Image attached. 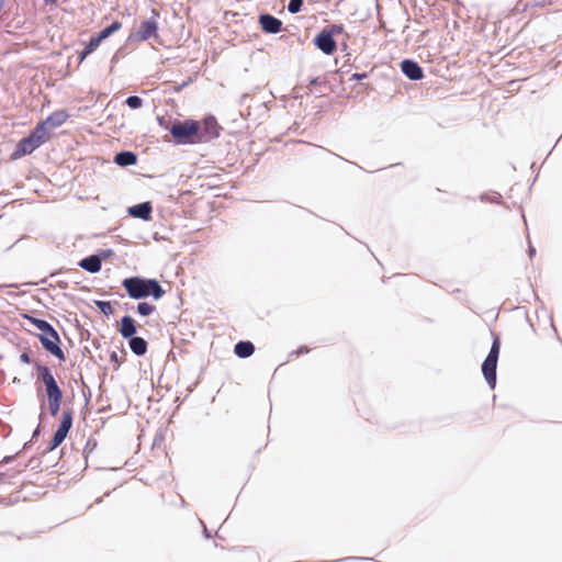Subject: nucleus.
I'll return each mask as SVG.
<instances>
[{
	"mask_svg": "<svg viewBox=\"0 0 562 562\" xmlns=\"http://www.w3.org/2000/svg\"><path fill=\"white\" fill-rule=\"evenodd\" d=\"M501 350V341L498 337H495L491 347V350L485 358L483 364H482V372L490 384V386L494 387L496 383V367H497V360L498 355Z\"/></svg>",
	"mask_w": 562,
	"mask_h": 562,
	"instance_id": "obj_7",
	"label": "nucleus"
},
{
	"mask_svg": "<svg viewBox=\"0 0 562 562\" xmlns=\"http://www.w3.org/2000/svg\"><path fill=\"white\" fill-rule=\"evenodd\" d=\"M259 24L263 32L270 34H277L282 30L281 20L270 14H261L259 16Z\"/></svg>",
	"mask_w": 562,
	"mask_h": 562,
	"instance_id": "obj_10",
	"label": "nucleus"
},
{
	"mask_svg": "<svg viewBox=\"0 0 562 562\" xmlns=\"http://www.w3.org/2000/svg\"><path fill=\"white\" fill-rule=\"evenodd\" d=\"M95 304H97L98 308L106 316L112 315L114 312V308H113L111 302L97 301Z\"/></svg>",
	"mask_w": 562,
	"mask_h": 562,
	"instance_id": "obj_23",
	"label": "nucleus"
},
{
	"mask_svg": "<svg viewBox=\"0 0 562 562\" xmlns=\"http://www.w3.org/2000/svg\"><path fill=\"white\" fill-rule=\"evenodd\" d=\"M170 133L178 144H199L205 142L198 121H178L171 126Z\"/></svg>",
	"mask_w": 562,
	"mask_h": 562,
	"instance_id": "obj_4",
	"label": "nucleus"
},
{
	"mask_svg": "<svg viewBox=\"0 0 562 562\" xmlns=\"http://www.w3.org/2000/svg\"><path fill=\"white\" fill-rule=\"evenodd\" d=\"M119 331L124 338L133 337L136 334L135 321L131 316L122 317Z\"/></svg>",
	"mask_w": 562,
	"mask_h": 562,
	"instance_id": "obj_14",
	"label": "nucleus"
},
{
	"mask_svg": "<svg viewBox=\"0 0 562 562\" xmlns=\"http://www.w3.org/2000/svg\"><path fill=\"white\" fill-rule=\"evenodd\" d=\"M136 308L137 313L142 316H149L156 311V307L148 302H139Z\"/></svg>",
	"mask_w": 562,
	"mask_h": 562,
	"instance_id": "obj_22",
	"label": "nucleus"
},
{
	"mask_svg": "<svg viewBox=\"0 0 562 562\" xmlns=\"http://www.w3.org/2000/svg\"><path fill=\"white\" fill-rule=\"evenodd\" d=\"M302 4H303V0H290V2L288 4V10L291 13H297V12H300Z\"/></svg>",
	"mask_w": 562,
	"mask_h": 562,
	"instance_id": "obj_25",
	"label": "nucleus"
},
{
	"mask_svg": "<svg viewBox=\"0 0 562 562\" xmlns=\"http://www.w3.org/2000/svg\"><path fill=\"white\" fill-rule=\"evenodd\" d=\"M121 27H122V23L120 21H114L110 26L103 29L95 36L102 42L103 40H105L110 35H112L114 32L119 31Z\"/></svg>",
	"mask_w": 562,
	"mask_h": 562,
	"instance_id": "obj_21",
	"label": "nucleus"
},
{
	"mask_svg": "<svg viewBox=\"0 0 562 562\" xmlns=\"http://www.w3.org/2000/svg\"><path fill=\"white\" fill-rule=\"evenodd\" d=\"M125 102L131 109H139L143 105V100L137 95L128 97Z\"/></svg>",
	"mask_w": 562,
	"mask_h": 562,
	"instance_id": "obj_24",
	"label": "nucleus"
},
{
	"mask_svg": "<svg viewBox=\"0 0 562 562\" xmlns=\"http://www.w3.org/2000/svg\"><path fill=\"white\" fill-rule=\"evenodd\" d=\"M114 161L122 167L135 165L137 161V157L132 151H122L116 154Z\"/></svg>",
	"mask_w": 562,
	"mask_h": 562,
	"instance_id": "obj_19",
	"label": "nucleus"
},
{
	"mask_svg": "<svg viewBox=\"0 0 562 562\" xmlns=\"http://www.w3.org/2000/svg\"><path fill=\"white\" fill-rule=\"evenodd\" d=\"M72 426V412L70 409H65L61 414V422L55 431L52 441L49 443V450L56 449L67 437L70 428Z\"/></svg>",
	"mask_w": 562,
	"mask_h": 562,
	"instance_id": "obj_8",
	"label": "nucleus"
},
{
	"mask_svg": "<svg viewBox=\"0 0 562 562\" xmlns=\"http://www.w3.org/2000/svg\"><path fill=\"white\" fill-rule=\"evenodd\" d=\"M80 267L89 272H98L101 269V259L95 256H89L80 261Z\"/></svg>",
	"mask_w": 562,
	"mask_h": 562,
	"instance_id": "obj_16",
	"label": "nucleus"
},
{
	"mask_svg": "<svg viewBox=\"0 0 562 562\" xmlns=\"http://www.w3.org/2000/svg\"><path fill=\"white\" fill-rule=\"evenodd\" d=\"M101 41L97 36H92L89 43L83 48V50L79 53V63H82L91 53H93L99 47Z\"/></svg>",
	"mask_w": 562,
	"mask_h": 562,
	"instance_id": "obj_20",
	"label": "nucleus"
},
{
	"mask_svg": "<svg viewBox=\"0 0 562 562\" xmlns=\"http://www.w3.org/2000/svg\"><path fill=\"white\" fill-rule=\"evenodd\" d=\"M127 295L134 300L145 299L153 296L155 300H160L166 291L161 288L156 279H144L140 277H131L122 281Z\"/></svg>",
	"mask_w": 562,
	"mask_h": 562,
	"instance_id": "obj_1",
	"label": "nucleus"
},
{
	"mask_svg": "<svg viewBox=\"0 0 562 562\" xmlns=\"http://www.w3.org/2000/svg\"><path fill=\"white\" fill-rule=\"evenodd\" d=\"M20 360H21L22 362H24V363H30V362H31V358H30V356H29V353H27V352H22V353L20 355Z\"/></svg>",
	"mask_w": 562,
	"mask_h": 562,
	"instance_id": "obj_26",
	"label": "nucleus"
},
{
	"mask_svg": "<svg viewBox=\"0 0 562 562\" xmlns=\"http://www.w3.org/2000/svg\"><path fill=\"white\" fill-rule=\"evenodd\" d=\"M151 205L149 202L140 203L137 205H134L130 209V214L134 217H138L142 220H149L151 214Z\"/></svg>",
	"mask_w": 562,
	"mask_h": 562,
	"instance_id": "obj_13",
	"label": "nucleus"
},
{
	"mask_svg": "<svg viewBox=\"0 0 562 562\" xmlns=\"http://www.w3.org/2000/svg\"><path fill=\"white\" fill-rule=\"evenodd\" d=\"M68 113L65 110L53 112L45 121L37 125H43L44 130L48 132V127H58L68 120Z\"/></svg>",
	"mask_w": 562,
	"mask_h": 562,
	"instance_id": "obj_11",
	"label": "nucleus"
},
{
	"mask_svg": "<svg viewBox=\"0 0 562 562\" xmlns=\"http://www.w3.org/2000/svg\"><path fill=\"white\" fill-rule=\"evenodd\" d=\"M49 138V133L44 130L43 125H36V127L25 138H22L14 151L11 155L12 159H19L26 155L32 154L36 148L46 143Z\"/></svg>",
	"mask_w": 562,
	"mask_h": 562,
	"instance_id": "obj_5",
	"label": "nucleus"
},
{
	"mask_svg": "<svg viewBox=\"0 0 562 562\" xmlns=\"http://www.w3.org/2000/svg\"><path fill=\"white\" fill-rule=\"evenodd\" d=\"M112 358L116 359V353L115 352H113Z\"/></svg>",
	"mask_w": 562,
	"mask_h": 562,
	"instance_id": "obj_30",
	"label": "nucleus"
},
{
	"mask_svg": "<svg viewBox=\"0 0 562 562\" xmlns=\"http://www.w3.org/2000/svg\"><path fill=\"white\" fill-rule=\"evenodd\" d=\"M316 46L326 55H331L337 49L336 41L329 32H322L315 38Z\"/></svg>",
	"mask_w": 562,
	"mask_h": 562,
	"instance_id": "obj_9",
	"label": "nucleus"
},
{
	"mask_svg": "<svg viewBox=\"0 0 562 562\" xmlns=\"http://www.w3.org/2000/svg\"><path fill=\"white\" fill-rule=\"evenodd\" d=\"M364 78H367V74L366 72H363V74L356 72V74H353L351 76V80H361V79H364Z\"/></svg>",
	"mask_w": 562,
	"mask_h": 562,
	"instance_id": "obj_27",
	"label": "nucleus"
},
{
	"mask_svg": "<svg viewBox=\"0 0 562 562\" xmlns=\"http://www.w3.org/2000/svg\"><path fill=\"white\" fill-rule=\"evenodd\" d=\"M58 0H44L45 4L46 5H53L57 2Z\"/></svg>",
	"mask_w": 562,
	"mask_h": 562,
	"instance_id": "obj_28",
	"label": "nucleus"
},
{
	"mask_svg": "<svg viewBox=\"0 0 562 562\" xmlns=\"http://www.w3.org/2000/svg\"><path fill=\"white\" fill-rule=\"evenodd\" d=\"M234 351L239 358H247L254 353L255 346L250 341H239L235 345Z\"/></svg>",
	"mask_w": 562,
	"mask_h": 562,
	"instance_id": "obj_18",
	"label": "nucleus"
},
{
	"mask_svg": "<svg viewBox=\"0 0 562 562\" xmlns=\"http://www.w3.org/2000/svg\"><path fill=\"white\" fill-rule=\"evenodd\" d=\"M203 124L204 131L202 133L204 134L205 142L218 136V124L214 117H206Z\"/></svg>",
	"mask_w": 562,
	"mask_h": 562,
	"instance_id": "obj_15",
	"label": "nucleus"
},
{
	"mask_svg": "<svg viewBox=\"0 0 562 562\" xmlns=\"http://www.w3.org/2000/svg\"><path fill=\"white\" fill-rule=\"evenodd\" d=\"M24 318L41 331L38 334V339L43 347L53 356L58 358V360L65 361V353L58 346L60 338L55 328L48 322L41 318L30 315H24Z\"/></svg>",
	"mask_w": 562,
	"mask_h": 562,
	"instance_id": "obj_2",
	"label": "nucleus"
},
{
	"mask_svg": "<svg viewBox=\"0 0 562 562\" xmlns=\"http://www.w3.org/2000/svg\"><path fill=\"white\" fill-rule=\"evenodd\" d=\"M147 341L142 337H131L130 339V348L131 350L137 355L143 356L147 351Z\"/></svg>",
	"mask_w": 562,
	"mask_h": 562,
	"instance_id": "obj_17",
	"label": "nucleus"
},
{
	"mask_svg": "<svg viewBox=\"0 0 562 562\" xmlns=\"http://www.w3.org/2000/svg\"><path fill=\"white\" fill-rule=\"evenodd\" d=\"M37 378L44 383L47 404L52 416H56L63 402V391L58 386L50 369L43 364H36Z\"/></svg>",
	"mask_w": 562,
	"mask_h": 562,
	"instance_id": "obj_3",
	"label": "nucleus"
},
{
	"mask_svg": "<svg viewBox=\"0 0 562 562\" xmlns=\"http://www.w3.org/2000/svg\"><path fill=\"white\" fill-rule=\"evenodd\" d=\"M310 351V349L307 347H301L299 352L300 353H307Z\"/></svg>",
	"mask_w": 562,
	"mask_h": 562,
	"instance_id": "obj_29",
	"label": "nucleus"
},
{
	"mask_svg": "<svg viewBox=\"0 0 562 562\" xmlns=\"http://www.w3.org/2000/svg\"><path fill=\"white\" fill-rule=\"evenodd\" d=\"M153 16L148 20L140 22V24L132 31L128 35V42L131 43H140L145 42L151 37H157L158 32V21L159 12L153 10Z\"/></svg>",
	"mask_w": 562,
	"mask_h": 562,
	"instance_id": "obj_6",
	"label": "nucleus"
},
{
	"mask_svg": "<svg viewBox=\"0 0 562 562\" xmlns=\"http://www.w3.org/2000/svg\"><path fill=\"white\" fill-rule=\"evenodd\" d=\"M402 71L411 79V80H419L423 78V69L420 66L413 60H403L401 64Z\"/></svg>",
	"mask_w": 562,
	"mask_h": 562,
	"instance_id": "obj_12",
	"label": "nucleus"
}]
</instances>
